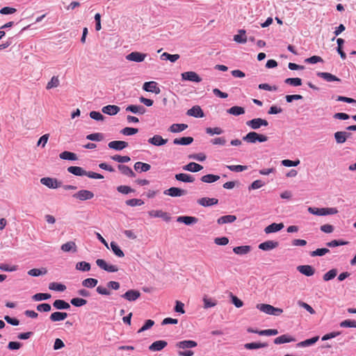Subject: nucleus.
I'll return each mask as SVG.
<instances>
[{"instance_id":"obj_1","label":"nucleus","mask_w":356,"mask_h":356,"mask_svg":"<svg viewBox=\"0 0 356 356\" xmlns=\"http://www.w3.org/2000/svg\"><path fill=\"white\" fill-rule=\"evenodd\" d=\"M197 346L196 341L193 340H184L179 341L176 343V347L180 349L177 354L179 356H193L194 352L191 348H195Z\"/></svg>"},{"instance_id":"obj_2","label":"nucleus","mask_w":356,"mask_h":356,"mask_svg":"<svg viewBox=\"0 0 356 356\" xmlns=\"http://www.w3.org/2000/svg\"><path fill=\"white\" fill-rule=\"evenodd\" d=\"M309 213L316 216H327L334 215L338 213V210L334 207L316 208L309 207L307 209Z\"/></svg>"},{"instance_id":"obj_3","label":"nucleus","mask_w":356,"mask_h":356,"mask_svg":"<svg viewBox=\"0 0 356 356\" xmlns=\"http://www.w3.org/2000/svg\"><path fill=\"white\" fill-rule=\"evenodd\" d=\"M243 140L248 143H264L268 140V137L255 131H250L243 137Z\"/></svg>"},{"instance_id":"obj_4","label":"nucleus","mask_w":356,"mask_h":356,"mask_svg":"<svg viewBox=\"0 0 356 356\" xmlns=\"http://www.w3.org/2000/svg\"><path fill=\"white\" fill-rule=\"evenodd\" d=\"M246 124L252 129L257 130L260 129L262 126L267 127L268 122L266 120L258 118L247 121Z\"/></svg>"},{"instance_id":"obj_5","label":"nucleus","mask_w":356,"mask_h":356,"mask_svg":"<svg viewBox=\"0 0 356 356\" xmlns=\"http://www.w3.org/2000/svg\"><path fill=\"white\" fill-rule=\"evenodd\" d=\"M40 183L49 188H57L61 186V182L58 181L56 178L43 177L40 179Z\"/></svg>"},{"instance_id":"obj_6","label":"nucleus","mask_w":356,"mask_h":356,"mask_svg":"<svg viewBox=\"0 0 356 356\" xmlns=\"http://www.w3.org/2000/svg\"><path fill=\"white\" fill-rule=\"evenodd\" d=\"M72 197L81 201L91 200L94 197V193L88 190H80L74 193Z\"/></svg>"},{"instance_id":"obj_7","label":"nucleus","mask_w":356,"mask_h":356,"mask_svg":"<svg viewBox=\"0 0 356 356\" xmlns=\"http://www.w3.org/2000/svg\"><path fill=\"white\" fill-rule=\"evenodd\" d=\"M187 193L186 190L177 188V187H171L168 189H166L163 191V194L165 195H169L170 197H177L185 195Z\"/></svg>"},{"instance_id":"obj_8","label":"nucleus","mask_w":356,"mask_h":356,"mask_svg":"<svg viewBox=\"0 0 356 356\" xmlns=\"http://www.w3.org/2000/svg\"><path fill=\"white\" fill-rule=\"evenodd\" d=\"M148 215L152 218H161L165 222H169L171 219L170 214L162 210H151L148 211Z\"/></svg>"},{"instance_id":"obj_9","label":"nucleus","mask_w":356,"mask_h":356,"mask_svg":"<svg viewBox=\"0 0 356 356\" xmlns=\"http://www.w3.org/2000/svg\"><path fill=\"white\" fill-rule=\"evenodd\" d=\"M140 293L138 290L130 289L126 291L121 297L128 301L134 302L136 301L140 297Z\"/></svg>"},{"instance_id":"obj_10","label":"nucleus","mask_w":356,"mask_h":356,"mask_svg":"<svg viewBox=\"0 0 356 356\" xmlns=\"http://www.w3.org/2000/svg\"><path fill=\"white\" fill-rule=\"evenodd\" d=\"M97 265L102 269L109 272L115 273L118 270V268L115 265H108L104 259H98L96 260Z\"/></svg>"},{"instance_id":"obj_11","label":"nucleus","mask_w":356,"mask_h":356,"mask_svg":"<svg viewBox=\"0 0 356 356\" xmlns=\"http://www.w3.org/2000/svg\"><path fill=\"white\" fill-rule=\"evenodd\" d=\"M181 79L184 81H190L199 83L202 81L200 76L195 72L189 71L181 74Z\"/></svg>"},{"instance_id":"obj_12","label":"nucleus","mask_w":356,"mask_h":356,"mask_svg":"<svg viewBox=\"0 0 356 356\" xmlns=\"http://www.w3.org/2000/svg\"><path fill=\"white\" fill-rule=\"evenodd\" d=\"M147 54L138 51H133L126 56V59L136 63L143 62L146 58Z\"/></svg>"},{"instance_id":"obj_13","label":"nucleus","mask_w":356,"mask_h":356,"mask_svg":"<svg viewBox=\"0 0 356 356\" xmlns=\"http://www.w3.org/2000/svg\"><path fill=\"white\" fill-rule=\"evenodd\" d=\"M157 85V83L153 81L145 82L143 86V89L147 92L158 95L161 92V90Z\"/></svg>"},{"instance_id":"obj_14","label":"nucleus","mask_w":356,"mask_h":356,"mask_svg":"<svg viewBox=\"0 0 356 356\" xmlns=\"http://www.w3.org/2000/svg\"><path fill=\"white\" fill-rule=\"evenodd\" d=\"M279 246V242L275 241H266L259 245V248L264 251H269Z\"/></svg>"},{"instance_id":"obj_15","label":"nucleus","mask_w":356,"mask_h":356,"mask_svg":"<svg viewBox=\"0 0 356 356\" xmlns=\"http://www.w3.org/2000/svg\"><path fill=\"white\" fill-rule=\"evenodd\" d=\"M128 146V143L122 140H113L108 144V147L110 149H113L117 151L122 150Z\"/></svg>"},{"instance_id":"obj_16","label":"nucleus","mask_w":356,"mask_h":356,"mask_svg":"<svg viewBox=\"0 0 356 356\" xmlns=\"http://www.w3.org/2000/svg\"><path fill=\"white\" fill-rule=\"evenodd\" d=\"M197 202L204 207H211L218 203V200L216 198L202 197L197 200Z\"/></svg>"},{"instance_id":"obj_17","label":"nucleus","mask_w":356,"mask_h":356,"mask_svg":"<svg viewBox=\"0 0 356 356\" xmlns=\"http://www.w3.org/2000/svg\"><path fill=\"white\" fill-rule=\"evenodd\" d=\"M283 228H284V224L282 222H281V223L273 222L265 227L264 232L266 234H268L279 232Z\"/></svg>"},{"instance_id":"obj_18","label":"nucleus","mask_w":356,"mask_h":356,"mask_svg":"<svg viewBox=\"0 0 356 356\" xmlns=\"http://www.w3.org/2000/svg\"><path fill=\"white\" fill-rule=\"evenodd\" d=\"M147 141L153 145L161 146L165 145L168 140L163 138L160 135H154L153 137L149 138Z\"/></svg>"},{"instance_id":"obj_19","label":"nucleus","mask_w":356,"mask_h":356,"mask_svg":"<svg viewBox=\"0 0 356 356\" xmlns=\"http://www.w3.org/2000/svg\"><path fill=\"white\" fill-rule=\"evenodd\" d=\"M126 111L131 112L134 114L143 115L146 112V109L141 105L131 104L127 106Z\"/></svg>"},{"instance_id":"obj_20","label":"nucleus","mask_w":356,"mask_h":356,"mask_svg":"<svg viewBox=\"0 0 356 356\" xmlns=\"http://www.w3.org/2000/svg\"><path fill=\"white\" fill-rule=\"evenodd\" d=\"M297 270L300 273H302L306 276H308V277L312 276L315 273L314 268L312 266H309V265L298 266L297 267Z\"/></svg>"},{"instance_id":"obj_21","label":"nucleus","mask_w":356,"mask_h":356,"mask_svg":"<svg viewBox=\"0 0 356 356\" xmlns=\"http://www.w3.org/2000/svg\"><path fill=\"white\" fill-rule=\"evenodd\" d=\"M186 114L189 116L195 118H203L204 112L199 106H194L191 108L187 111Z\"/></svg>"},{"instance_id":"obj_22","label":"nucleus","mask_w":356,"mask_h":356,"mask_svg":"<svg viewBox=\"0 0 356 356\" xmlns=\"http://www.w3.org/2000/svg\"><path fill=\"white\" fill-rule=\"evenodd\" d=\"M175 178L177 181L184 183H193L195 181V178L192 175L186 173L176 174Z\"/></svg>"},{"instance_id":"obj_23","label":"nucleus","mask_w":356,"mask_h":356,"mask_svg":"<svg viewBox=\"0 0 356 356\" xmlns=\"http://www.w3.org/2000/svg\"><path fill=\"white\" fill-rule=\"evenodd\" d=\"M67 316L68 314L66 312H55L50 315L49 319L51 322H58L64 321Z\"/></svg>"},{"instance_id":"obj_24","label":"nucleus","mask_w":356,"mask_h":356,"mask_svg":"<svg viewBox=\"0 0 356 356\" xmlns=\"http://www.w3.org/2000/svg\"><path fill=\"white\" fill-rule=\"evenodd\" d=\"M296 339L291 337L289 334H282L274 339V343L275 344H282L285 343H290L292 341H295Z\"/></svg>"},{"instance_id":"obj_25","label":"nucleus","mask_w":356,"mask_h":356,"mask_svg":"<svg viewBox=\"0 0 356 356\" xmlns=\"http://www.w3.org/2000/svg\"><path fill=\"white\" fill-rule=\"evenodd\" d=\"M167 345L168 343L165 341H156L149 346V349L152 351H160L162 349H163Z\"/></svg>"},{"instance_id":"obj_26","label":"nucleus","mask_w":356,"mask_h":356,"mask_svg":"<svg viewBox=\"0 0 356 356\" xmlns=\"http://www.w3.org/2000/svg\"><path fill=\"white\" fill-rule=\"evenodd\" d=\"M183 169L186 171H189L191 172H197L203 169V166L195 163V162H191L188 163L187 165L183 166Z\"/></svg>"},{"instance_id":"obj_27","label":"nucleus","mask_w":356,"mask_h":356,"mask_svg":"<svg viewBox=\"0 0 356 356\" xmlns=\"http://www.w3.org/2000/svg\"><path fill=\"white\" fill-rule=\"evenodd\" d=\"M316 74L318 77L323 79L327 82L341 81L340 79L329 72H317Z\"/></svg>"},{"instance_id":"obj_28","label":"nucleus","mask_w":356,"mask_h":356,"mask_svg":"<svg viewBox=\"0 0 356 356\" xmlns=\"http://www.w3.org/2000/svg\"><path fill=\"white\" fill-rule=\"evenodd\" d=\"M177 221L184 223L186 225H191L197 222L198 219L193 216H179Z\"/></svg>"},{"instance_id":"obj_29","label":"nucleus","mask_w":356,"mask_h":356,"mask_svg":"<svg viewBox=\"0 0 356 356\" xmlns=\"http://www.w3.org/2000/svg\"><path fill=\"white\" fill-rule=\"evenodd\" d=\"M120 110V107L115 105H107L102 108V112L109 115H116Z\"/></svg>"},{"instance_id":"obj_30","label":"nucleus","mask_w":356,"mask_h":356,"mask_svg":"<svg viewBox=\"0 0 356 356\" xmlns=\"http://www.w3.org/2000/svg\"><path fill=\"white\" fill-rule=\"evenodd\" d=\"M251 249L252 248L250 245L236 246L233 248V252L236 254L245 255L248 254L251 251Z\"/></svg>"},{"instance_id":"obj_31","label":"nucleus","mask_w":356,"mask_h":356,"mask_svg":"<svg viewBox=\"0 0 356 356\" xmlns=\"http://www.w3.org/2000/svg\"><path fill=\"white\" fill-rule=\"evenodd\" d=\"M60 249L65 252H76L77 250L76 245L74 241H69L63 244Z\"/></svg>"},{"instance_id":"obj_32","label":"nucleus","mask_w":356,"mask_h":356,"mask_svg":"<svg viewBox=\"0 0 356 356\" xmlns=\"http://www.w3.org/2000/svg\"><path fill=\"white\" fill-rule=\"evenodd\" d=\"M53 307L58 310L68 309L70 308V305L68 302L60 299L56 300L53 302Z\"/></svg>"},{"instance_id":"obj_33","label":"nucleus","mask_w":356,"mask_h":356,"mask_svg":"<svg viewBox=\"0 0 356 356\" xmlns=\"http://www.w3.org/2000/svg\"><path fill=\"white\" fill-rule=\"evenodd\" d=\"M193 141V138L191 136L182 137L179 138H175L173 140V144L177 145H188Z\"/></svg>"},{"instance_id":"obj_34","label":"nucleus","mask_w":356,"mask_h":356,"mask_svg":"<svg viewBox=\"0 0 356 356\" xmlns=\"http://www.w3.org/2000/svg\"><path fill=\"white\" fill-rule=\"evenodd\" d=\"M319 339V337L316 336L314 337H312L311 339H306L305 341H300L296 344V347L298 348H302V347H307L314 345L316 342H317Z\"/></svg>"},{"instance_id":"obj_35","label":"nucleus","mask_w":356,"mask_h":356,"mask_svg":"<svg viewBox=\"0 0 356 356\" xmlns=\"http://www.w3.org/2000/svg\"><path fill=\"white\" fill-rule=\"evenodd\" d=\"M350 135V133L346 131H337L334 134V138L337 143L341 144L346 142Z\"/></svg>"},{"instance_id":"obj_36","label":"nucleus","mask_w":356,"mask_h":356,"mask_svg":"<svg viewBox=\"0 0 356 356\" xmlns=\"http://www.w3.org/2000/svg\"><path fill=\"white\" fill-rule=\"evenodd\" d=\"M118 170L124 175L129 177H135L136 174L134 172V171L130 168L129 166L120 164L118 166Z\"/></svg>"},{"instance_id":"obj_37","label":"nucleus","mask_w":356,"mask_h":356,"mask_svg":"<svg viewBox=\"0 0 356 356\" xmlns=\"http://www.w3.org/2000/svg\"><path fill=\"white\" fill-rule=\"evenodd\" d=\"M151 168V165L146 163L138 161L134 164V169L137 172H147Z\"/></svg>"},{"instance_id":"obj_38","label":"nucleus","mask_w":356,"mask_h":356,"mask_svg":"<svg viewBox=\"0 0 356 356\" xmlns=\"http://www.w3.org/2000/svg\"><path fill=\"white\" fill-rule=\"evenodd\" d=\"M236 220V216L234 215H226L220 217L217 220V222L219 225L226 224V223H232Z\"/></svg>"},{"instance_id":"obj_39","label":"nucleus","mask_w":356,"mask_h":356,"mask_svg":"<svg viewBox=\"0 0 356 356\" xmlns=\"http://www.w3.org/2000/svg\"><path fill=\"white\" fill-rule=\"evenodd\" d=\"M67 171L76 176H86V171L79 166H70L67 168Z\"/></svg>"},{"instance_id":"obj_40","label":"nucleus","mask_w":356,"mask_h":356,"mask_svg":"<svg viewBox=\"0 0 356 356\" xmlns=\"http://www.w3.org/2000/svg\"><path fill=\"white\" fill-rule=\"evenodd\" d=\"M267 346H268V343H261V342H252V343H247L244 344V348L248 350L259 349V348H266Z\"/></svg>"},{"instance_id":"obj_41","label":"nucleus","mask_w":356,"mask_h":356,"mask_svg":"<svg viewBox=\"0 0 356 356\" xmlns=\"http://www.w3.org/2000/svg\"><path fill=\"white\" fill-rule=\"evenodd\" d=\"M188 128L186 124H172L168 129V131L172 133H179Z\"/></svg>"},{"instance_id":"obj_42","label":"nucleus","mask_w":356,"mask_h":356,"mask_svg":"<svg viewBox=\"0 0 356 356\" xmlns=\"http://www.w3.org/2000/svg\"><path fill=\"white\" fill-rule=\"evenodd\" d=\"M237 35L234 36V40L238 43L244 44L247 42V38L245 35V31L244 29H240Z\"/></svg>"},{"instance_id":"obj_43","label":"nucleus","mask_w":356,"mask_h":356,"mask_svg":"<svg viewBox=\"0 0 356 356\" xmlns=\"http://www.w3.org/2000/svg\"><path fill=\"white\" fill-rule=\"evenodd\" d=\"M257 308L261 312L269 315H272L273 311L274 310V307L268 304H258Z\"/></svg>"},{"instance_id":"obj_44","label":"nucleus","mask_w":356,"mask_h":356,"mask_svg":"<svg viewBox=\"0 0 356 356\" xmlns=\"http://www.w3.org/2000/svg\"><path fill=\"white\" fill-rule=\"evenodd\" d=\"M219 179H220V176L216 175H212V174H208V175H204L200 179V180L202 182L207 183V184L213 183L215 181H217Z\"/></svg>"},{"instance_id":"obj_45","label":"nucleus","mask_w":356,"mask_h":356,"mask_svg":"<svg viewBox=\"0 0 356 356\" xmlns=\"http://www.w3.org/2000/svg\"><path fill=\"white\" fill-rule=\"evenodd\" d=\"M59 157L63 160H69V161H76L77 159V156L75 153L64 151L60 154Z\"/></svg>"},{"instance_id":"obj_46","label":"nucleus","mask_w":356,"mask_h":356,"mask_svg":"<svg viewBox=\"0 0 356 356\" xmlns=\"http://www.w3.org/2000/svg\"><path fill=\"white\" fill-rule=\"evenodd\" d=\"M75 268H76V270H80L82 272H88L90 270L91 266H90V263H88V262L79 261V262L76 263V264L75 266Z\"/></svg>"},{"instance_id":"obj_47","label":"nucleus","mask_w":356,"mask_h":356,"mask_svg":"<svg viewBox=\"0 0 356 356\" xmlns=\"http://www.w3.org/2000/svg\"><path fill=\"white\" fill-rule=\"evenodd\" d=\"M227 112L231 115L238 116L245 113L244 108L241 106H234L229 108Z\"/></svg>"},{"instance_id":"obj_48","label":"nucleus","mask_w":356,"mask_h":356,"mask_svg":"<svg viewBox=\"0 0 356 356\" xmlns=\"http://www.w3.org/2000/svg\"><path fill=\"white\" fill-rule=\"evenodd\" d=\"M179 54H170L164 52L161 55V59L163 60H170L171 63L176 62L179 58Z\"/></svg>"},{"instance_id":"obj_49","label":"nucleus","mask_w":356,"mask_h":356,"mask_svg":"<svg viewBox=\"0 0 356 356\" xmlns=\"http://www.w3.org/2000/svg\"><path fill=\"white\" fill-rule=\"evenodd\" d=\"M47 270L44 268H33L28 271V275L33 277H38L40 275H46Z\"/></svg>"},{"instance_id":"obj_50","label":"nucleus","mask_w":356,"mask_h":356,"mask_svg":"<svg viewBox=\"0 0 356 356\" xmlns=\"http://www.w3.org/2000/svg\"><path fill=\"white\" fill-rule=\"evenodd\" d=\"M110 245L112 251L117 257L121 258L124 256L123 251L120 249V248L115 242L112 241Z\"/></svg>"},{"instance_id":"obj_51","label":"nucleus","mask_w":356,"mask_h":356,"mask_svg":"<svg viewBox=\"0 0 356 356\" xmlns=\"http://www.w3.org/2000/svg\"><path fill=\"white\" fill-rule=\"evenodd\" d=\"M60 85V80L58 76H54L51 77V80L47 83L46 88L47 90H50L51 88H56Z\"/></svg>"},{"instance_id":"obj_52","label":"nucleus","mask_w":356,"mask_h":356,"mask_svg":"<svg viewBox=\"0 0 356 356\" xmlns=\"http://www.w3.org/2000/svg\"><path fill=\"white\" fill-rule=\"evenodd\" d=\"M205 131L207 134H209L210 136L220 135L224 133V130L218 127H213V128L207 127V128H206Z\"/></svg>"},{"instance_id":"obj_53","label":"nucleus","mask_w":356,"mask_h":356,"mask_svg":"<svg viewBox=\"0 0 356 356\" xmlns=\"http://www.w3.org/2000/svg\"><path fill=\"white\" fill-rule=\"evenodd\" d=\"M98 283V280L95 278H87L82 281V285L86 288H93Z\"/></svg>"},{"instance_id":"obj_54","label":"nucleus","mask_w":356,"mask_h":356,"mask_svg":"<svg viewBox=\"0 0 356 356\" xmlns=\"http://www.w3.org/2000/svg\"><path fill=\"white\" fill-rule=\"evenodd\" d=\"M104 138V136L102 133H94L86 136V139L92 141H102Z\"/></svg>"},{"instance_id":"obj_55","label":"nucleus","mask_w":356,"mask_h":356,"mask_svg":"<svg viewBox=\"0 0 356 356\" xmlns=\"http://www.w3.org/2000/svg\"><path fill=\"white\" fill-rule=\"evenodd\" d=\"M49 289L50 290L57 291H64L66 289V286L60 283L57 282H51L49 285Z\"/></svg>"},{"instance_id":"obj_56","label":"nucleus","mask_w":356,"mask_h":356,"mask_svg":"<svg viewBox=\"0 0 356 356\" xmlns=\"http://www.w3.org/2000/svg\"><path fill=\"white\" fill-rule=\"evenodd\" d=\"M51 298V294L49 293H38L32 296V300L34 301H42L48 300Z\"/></svg>"},{"instance_id":"obj_57","label":"nucleus","mask_w":356,"mask_h":356,"mask_svg":"<svg viewBox=\"0 0 356 356\" xmlns=\"http://www.w3.org/2000/svg\"><path fill=\"white\" fill-rule=\"evenodd\" d=\"M330 252V250L327 248H318L314 251L310 252L312 257H321L325 254Z\"/></svg>"},{"instance_id":"obj_58","label":"nucleus","mask_w":356,"mask_h":356,"mask_svg":"<svg viewBox=\"0 0 356 356\" xmlns=\"http://www.w3.org/2000/svg\"><path fill=\"white\" fill-rule=\"evenodd\" d=\"M111 158L112 160L121 163H127L131 160L130 157L128 156H120L118 154L112 156Z\"/></svg>"},{"instance_id":"obj_59","label":"nucleus","mask_w":356,"mask_h":356,"mask_svg":"<svg viewBox=\"0 0 356 356\" xmlns=\"http://www.w3.org/2000/svg\"><path fill=\"white\" fill-rule=\"evenodd\" d=\"M70 303L75 307H82L87 304V300L83 298H74L70 300Z\"/></svg>"},{"instance_id":"obj_60","label":"nucleus","mask_w":356,"mask_h":356,"mask_svg":"<svg viewBox=\"0 0 356 356\" xmlns=\"http://www.w3.org/2000/svg\"><path fill=\"white\" fill-rule=\"evenodd\" d=\"M138 132V129L137 128L133 127H125L120 131V133L124 136H132Z\"/></svg>"},{"instance_id":"obj_61","label":"nucleus","mask_w":356,"mask_h":356,"mask_svg":"<svg viewBox=\"0 0 356 356\" xmlns=\"http://www.w3.org/2000/svg\"><path fill=\"white\" fill-rule=\"evenodd\" d=\"M284 82L293 86H299L302 85V80L300 78H287Z\"/></svg>"},{"instance_id":"obj_62","label":"nucleus","mask_w":356,"mask_h":356,"mask_svg":"<svg viewBox=\"0 0 356 356\" xmlns=\"http://www.w3.org/2000/svg\"><path fill=\"white\" fill-rule=\"evenodd\" d=\"M337 274V269H332L330 270L328 272L324 274L323 275V280L324 281H329L332 279H334Z\"/></svg>"},{"instance_id":"obj_63","label":"nucleus","mask_w":356,"mask_h":356,"mask_svg":"<svg viewBox=\"0 0 356 356\" xmlns=\"http://www.w3.org/2000/svg\"><path fill=\"white\" fill-rule=\"evenodd\" d=\"M348 241H341V240H333L330 242L326 243V245L329 248H334L339 245H344L348 244Z\"/></svg>"},{"instance_id":"obj_64","label":"nucleus","mask_w":356,"mask_h":356,"mask_svg":"<svg viewBox=\"0 0 356 356\" xmlns=\"http://www.w3.org/2000/svg\"><path fill=\"white\" fill-rule=\"evenodd\" d=\"M341 327H356V321L355 320H345L340 323Z\"/></svg>"}]
</instances>
